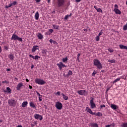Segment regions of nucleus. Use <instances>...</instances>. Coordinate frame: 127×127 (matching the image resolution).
Returning <instances> with one entry per match:
<instances>
[{
  "mask_svg": "<svg viewBox=\"0 0 127 127\" xmlns=\"http://www.w3.org/2000/svg\"><path fill=\"white\" fill-rule=\"evenodd\" d=\"M30 106L32 107V108H35V105H34V103L32 102H30Z\"/></svg>",
  "mask_w": 127,
  "mask_h": 127,
  "instance_id": "obj_22",
  "label": "nucleus"
},
{
  "mask_svg": "<svg viewBox=\"0 0 127 127\" xmlns=\"http://www.w3.org/2000/svg\"><path fill=\"white\" fill-rule=\"evenodd\" d=\"M102 34H103V33L102 32V31H100L98 35V36L100 37L101 36V35H102Z\"/></svg>",
  "mask_w": 127,
  "mask_h": 127,
  "instance_id": "obj_41",
  "label": "nucleus"
},
{
  "mask_svg": "<svg viewBox=\"0 0 127 127\" xmlns=\"http://www.w3.org/2000/svg\"><path fill=\"white\" fill-rule=\"evenodd\" d=\"M79 56H81V54H78V55H77V57H79Z\"/></svg>",
  "mask_w": 127,
  "mask_h": 127,
  "instance_id": "obj_63",
  "label": "nucleus"
},
{
  "mask_svg": "<svg viewBox=\"0 0 127 127\" xmlns=\"http://www.w3.org/2000/svg\"><path fill=\"white\" fill-rule=\"evenodd\" d=\"M62 96H63V99H64V100H68V96L65 95V94H64V93H62Z\"/></svg>",
  "mask_w": 127,
  "mask_h": 127,
  "instance_id": "obj_17",
  "label": "nucleus"
},
{
  "mask_svg": "<svg viewBox=\"0 0 127 127\" xmlns=\"http://www.w3.org/2000/svg\"><path fill=\"white\" fill-rule=\"evenodd\" d=\"M35 17L36 20H38V18H39V13H38V11L36 12L35 13Z\"/></svg>",
  "mask_w": 127,
  "mask_h": 127,
  "instance_id": "obj_15",
  "label": "nucleus"
},
{
  "mask_svg": "<svg viewBox=\"0 0 127 127\" xmlns=\"http://www.w3.org/2000/svg\"><path fill=\"white\" fill-rule=\"evenodd\" d=\"M53 40H52V39H50V42L51 43H52L53 42Z\"/></svg>",
  "mask_w": 127,
  "mask_h": 127,
  "instance_id": "obj_52",
  "label": "nucleus"
},
{
  "mask_svg": "<svg viewBox=\"0 0 127 127\" xmlns=\"http://www.w3.org/2000/svg\"><path fill=\"white\" fill-rule=\"evenodd\" d=\"M68 61V58H67V57H66V58H63V59H62V61H63V62H64V63H65V62H66V61Z\"/></svg>",
  "mask_w": 127,
  "mask_h": 127,
  "instance_id": "obj_27",
  "label": "nucleus"
},
{
  "mask_svg": "<svg viewBox=\"0 0 127 127\" xmlns=\"http://www.w3.org/2000/svg\"><path fill=\"white\" fill-rule=\"evenodd\" d=\"M94 64L95 65V66H96V67H97L98 69H101L103 68L101 63H100V61L98 60H94Z\"/></svg>",
  "mask_w": 127,
  "mask_h": 127,
  "instance_id": "obj_1",
  "label": "nucleus"
},
{
  "mask_svg": "<svg viewBox=\"0 0 127 127\" xmlns=\"http://www.w3.org/2000/svg\"><path fill=\"white\" fill-rule=\"evenodd\" d=\"M90 125L93 127H98V124H97L91 123Z\"/></svg>",
  "mask_w": 127,
  "mask_h": 127,
  "instance_id": "obj_26",
  "label": "nucleus"
},
{
  "mask_svg": "<svg viewBox=\"0 0 127 127\" xmlns=\"http://www.w3.org/2000/svg\"><path fill=\"white\" fill-rule=\"evenodd\" d=\"M57 94L59 96H60V92L58 91V92H57Z\"/></svg>",
  "mask_w": 127,
  "mask_h": 127,
  "instance_id": "obj_51",
  "label": "nucleus"
},
{
  "mask_svg": "<svg viewBox=\"0 0 127 127\" xmlns=\"http://www.w3.org/2000/svg\"><path fill=\"white\" fill-rule=\"evenodd\" d=\"M29 89H32V86L31 85H29Z\"/></svg>",
  "mask_w": 127,
  "mask_h": 127,
  "instance_id": "obj_57",
  "label": "nucleus"
},
{
  "mask_svg": "<svg viewBox=\"0 0 127 127\" xmlns=\"http://www.w3.org/2000/svg\"><path fill=\"white\" fill-rule=\"evenodd\" d=\"M87 112L88 113H89V114H91V115H96V113L92 112V110H91L90 109H88Z\"/></svg>",
  "mask_w": 127,
  "mask_h": 127,
  "instance_id": "obj_19",
  "label": "nucleus"
},
{
  "mask_svg": "<svg viewBox=\"0 0 127 127\" xmlns=\"http://www.w3.org/2000/svg\"><path fill=\"white\" fill-rule=\"evenodd\" d=\"M110 89H111V87H108L107 90H106V92L107 93L108 91H109V90H110Z\"/></svg>",
  "mask_w": 127,
  "mask_h": 127,
  "instance_id": "obj_50",
  "label": "nucleus"
},
{
  "mask_svg": "<svg viewBox=\"0 0 127 127\" xmlns=\"http://www.w3.org/2000/svg\"><path fill=\"white\" fill-rule=\"evenodd\" d=\"M72 15V13H70L69 15H65L64 17V19H68V17H70Z\"/></svg>",
  "mask_w": 127,
  "mask_h": 127,
  "instance_id": "obj_25",
  "label": "nucleus"
},
{
  "mask_svg": "<svg viewBox=\"0 0 127 127\" xmlns=\"http://www.w3.org/2000/svg\"><path fill=\"white\" fill-rule=\"evenodd\" d=\"M36 93H37V95H38V96L39 97H40L41 95H40V93H39L38 91H36Z\"/></svg>",
  "mask_w": 127,
  "mask_h": 127,
  "instance_id": "obj_43",
  "label": "nucleus"
},
{
  "mask_svg": "<svg viewBox=\"0 0 127 127\" xmlns=\"http://www.w3.org/2000/svg\"><path fill=\"white\" fill-rule=\"evenodd\" d=\"M4 49H5V50H8V47L6 46H4Z\"/></svg>",
  "mask_w": 127,
  "mask_h": 127,
  "instance_id": "obj_46",
  "label": "nucleus"
},
{
  "mask_svg": "<svg viewBox=\"0 0 127 127\" xmlns=\"http://www.w3.org/2000/svg\"><path fill=\"white\" fill-rule=\"evenodd\" d=\"M39 58H40V57L38 56H35V58H34V59H35V60H36L37 59H38Z\"/></svg>",
  "mask_w": 127,
  "mask_h": 127,
  "instance_id": "obj_39",
  "label": "nucleus"
},
{
  "mask_svg": "<svg viewBox=\"0 0 127 127\" xmlns=\"http://www.w3.org/2000/svg\"><path fill=\"white\" fill-rule=\"evenodd\" d=\"M72 74H73V73L72 72V71L69 70V71L68 72V74L67 75V77H68V76H69V75H72Z\"/></svg>",
  "mask_w": 127,
  "mask_h": 127,
  "instance_id": "obj_32",
  "label": "nucleus"
},
{
  "mask_svg": "<svg viewBox=\"0 0 127 127\" xmlns=\"http://www.w3.org/2000/svg\"><path fill=\"white\" fill-rule=\"evenodd\" d=\"M84 31L87 32V31H88V30L87 29H84Z\"/></svg>",
  "mask_w": 127,
  "mask_h": 127,
  "instance_id": "obj_62",
  "label": "nucleus"
},
{
  "mask_svg": "<svg viewBox=\"0 0 127 127\" xmlns=\"http://www.w3.org/2000/svg\"><path fill=\"white\" fill-rule=\"evenodd\" d=\"M119 47L120 49H125L127 50V46H124L123 45H120Z\"/></svg>",
  "mask_w": 127,
  "mask_h": 127,
  "instance_id": "obj_14",
  "label": "nucleus"
},
{
  "mask_svg": "<svg viewBox=\"0 0 127 127\" xmlns=\"http://www.w3.org/2000/svg\"><path fill=\"white\" fill-rule=\"evenodd\" d=\"M96 41H99L100 40V37H99V36H97L96 37Z\"/></svg>",
  "mask_w": 127,
  "mask_h": 127,
  "instance_id": "obj_37",
  "label": "nucleus"
},
{
  "mask_svg": "<svg viewBox=\"0 0 127 127\" xmlns=\"http://www.w3.org/2000/svg\"><path fill=\"white\" fill-rule=\"evenodd\" d=\"M11 6H12V4L11 3L9 4V5L8 6L6 5L5 6V8H8V7H10Z\"/></svg>",
  "mask_w": 127,
  "mask_h": 127,
  "instance_id": "obj_33",
  "label": "nucleus"
},
{
  "mask_svg": "<svg viewBox=\"0 0 127 127\" xmlns=\"http://www.w3.org/2000/svg\"><path fill=\"white\" fill-rule=\"evenodd\" d=\"M64 0H58V6H62V5H64Z\"/></svg>",
  "mask_w": 127,
  "mask_h": 127,
  "instance_id": "obj_7",
  "label": "nucleus"
},
{
  "mask_svg": "<svg viewBox=\"0 0 127 127\" xmlns=\"http://www.w3.org/2000/svg\"><path fill=\"white\" fill-rule=\"evenodd\" d=\"M33 124H34V125H37V123H36V122H34L33 123Z\"/></svg>",
  "mask_w": 127,
  "mask_h": 127,
  "instance_id": "obj_59",
  "label": "nucleus"
},
{
  "mask_svg": "<svg viewBox=\"0 0 127 127\" xmlns=\"http://www.w3.org/2000/svg\"><path fill=\"white\" fill-rule=\"evenodd\" d=\"M16 101L14 100H9L8 101V103L9 106H11V107H13L15 105Z\"/></svg>",
  "mask_w": 127,
  "mask_h": 127,
  "instance_id": "obj_4",
  "label": "nucleus"
},
{
  "mask_svg": "<svg viewBox=\"0 0 127 127\" xmlns=\"http://www.w3.org/2000/svg\"><path fill=\"white\" fill-rule=\"evenodd\" d=\"M76 2H79V1H81V0H76Z\"/></svg>",
  "mask_w": 127,
  "mask_h": 127,
  "instance_id": "obj_58",
  "label": "nucleus"
},
{
  "mask_svg": "<svg viewBox=\"0 0 127 127\" xmlns=\"http://www.w3.org/2000/svg\"><path fill=\"white\" fill-rule=\"evenodd\" d=\"M49 32H50L51 33H52V32H53V29H50L49 30Z\"/></svg>",
  "mask_w": 127,
  "mask_h": 127,
  "instance_id": "obj_44",
  "label": "nucleus"
},
{
  "mask_svg": "<svg viewBox=\"0 0 127 127\" xmlns=\"http://www.w3.org/2000/svg\"><path fill=\"white\" fill-rule=\"evenodd\" d=\"M122 127H127V123H124L122 125Z\"/></svg>",
  "mask_w": 127,
  "mask_h": 127,
  "instance_id": "obj_31",
  "label": "nucleus"
},
{
  "mask_svg": "<svg viewBox=\"0 0 127 127\" xmlns=\"http://www.w3.org/2000/svg\"><path fill=\"white\" fill-rule=\"evenodd\" d=\"M77 93L79 94V95H85V93H86V90H78L77 91Z\"/></svg>",
  "mask_w": 127,
  "mask_h": 127,
  "instance_id": "obj_11",
  "label": "nucleus"
},
{
  "mask_svg": "<svg viewBox=\"0 0 127 127\" xmlns=\"http://www.w3.org/2000/svg\"><path fill=\"white\" fill-rule=\"evenodd\" d=\"M38 37L39 39H42V38H43V36L41 33H39L38 35Z\"/></svg>",
  "mask_w": 127,
  "mask_h": 127,
  "instance_id": "obj_21",
  "label": "nucleus"
},
{
  "mask_svg": "<svg viewBox=\"0 0 127 127\" xmlns=\"http://www.w3.org/2000/svg\"><path fill=\"white\" fill-rule=\"evenodd\" d=\"M115 8H119V6H118V4L115 5Z\"/></svg>",
  "mask_w": 127,
  "mask_h": 127,
  "instance_id": "obj_47",
  "label": "nucleus"
},
{
  "mask_svg": "<svg viewBox=\"0 0 127 127\" xmlns=\"http://www.w3.org/2000/svg\"><path fill=\"white\" fill-rule=\"evenodd\" d=\"M120 78H117L116 79H115L114 81H113V83L114 84H115V83H117V82H119V81H120Z\"/></svg>",
  "mask_w": 127,
  "mask_h": 127,
  "instance_id": "obj_29",
  "label": "nucleus"
},
{
  "mask_svg": "<svg viewBox=\"0 0 127 127\" xmlns=\"http://www.w3.org/2000/svg\"><path fill=\"white\" fill-rule=\"evenodd\" d=\"M42 53L43 54H46V50H42Z\"/></svg>",
  "mask_w": 127,
  "mask_h": 127,
  "instance_id": "obj_40",
  "label": "nucleus"
},
{
  "mask_svg": "<svg viewBox=\"0 0 127 127\" xmlns=\"http://www.w3.org/2000/svg\"><path fill=\"white\" fill-rule=\"evenodd\" d=\"M91 100H90V105L91 109H94V108H96V104H95V103H94V98H91Z\"/></svg>",
  "mask_w": 127,
  "mask_h": 127,
  "instance_id": "obj_6",
  "label": "nucleus"
},
{
  "mask_svg": "<svg viewBox=\"0 0 127 127\" xmlns=\"http://www.w3.org/2000/svg\"><path fill=\"white\" fill-rule=\"evenodd\" d=\"M37 47H38V46H33V47L32 49V52H35V51H36V50H39V49L37 48Z\"/></svg>",
  "mask_w": 127,
  "mask_h": 127,
  "instance_id": "obj_12",
  "label": "nucleus"
},
{
  "mask_svg": "<svg viewBox=\"0 0 127 127\" xmlns=\"http://www.w3.org/2000/svg\"><path fill=\"white\" fill-rule=\"evenodd\" d=\"M29 57H31V58H33V59H34L35 58L34 56H32V55H29Z\"/></svg>",
  "mask_w": 127,
  "mask_h": 127,
  "instance_id": "obj_42",
  "label": "nucleus"
},
{
  "mask_svg": "<svg viewBox=\"0 0 127 127\" xmlns=\"http://www.w3.org/2000/svg\"><path fill=\"white\" fill-rule=\"evenodd\" d=\"M35 82L40 85H43V84H45V81L44 80H42L39 79H36Z\"/></svg>",
  "mask_w": 127,
  "mask_h": 127,
  "instance_id": "obj_5",
  "label": "nucleus"
},
{
  "mask_svg": "<svg viewBox=\"0 0 127 127\" xmlns=\"http://www.w3.org/2000/svg\"><path fill=\"white\" fill-rule=\"evenodd\" d=\"M111 107L112 109H113V110H115L116 111V110H117V107H118V106L114 104H111Z\"/></svg>",
  "mask_w": 127,
  "mask_h": 127,
  "instance_id": "obj_18",
  "label": "nucleus"
},
{
  "mask_svg": "<svg viewBox=\"0 0 127 127\" xmlns=\"http://www.w3.org/2000/svg\"><path fill=\"white\" fill-rule=\"evenodd\" d=\"M31 127H34V124H31Z\"/></svg>",
  "mask_w": 127,
  "mask_h": 127,
  "instance_id": "obj_55",
  "label": "nucleus"
},
{
  "mask_svg": "<svg viewBox=\"0 0 127 127\" xmlns=\"http://www.w3.org/2000/svg\"><path fill=\"white\" fill-rule=\"evenodd\" d=\"M26 82H29V80H28V79H26Z\"/></svg>",
  "mask_w": 127,
  "mask_h": 127,
  "instance_id": "obj_64",
  "label": "nucleus"
},
{
  "mask_svg": "<svg viewBox=\"0 0 127 127\" xmlns=\"http://www.w3.org/2000/svg\"><path fill=\"white\" fill-rule=\"evenodd\" d=\"M23 86V84L22 83H19V84H18V85L16 87V90H17V91H19V90L21 89V87H22Z\"/></svg>",
  "mask_w": 127,
  "mask_h": 127,
  "instance_id": "obj_10",
  "label": "nucleus"
},
{
  "mask_svg": "<svg viewBox=\"0 0 127 127\" xmlns=\"http://www.w3.org/2000/svg\"><path fill=\"white\" fill-rule=\"evenodd\" d=\"M111 127H115V125L114 124H112L110 125Z\"/></svg>",
  "mask_w": 127,
  "mask_h": 127,
  "instance_id": "obj_53",
  "label": "nucleus"
},
{
  "mask_svg": "<svg viewBox=\"0 0 127 127\" xmlns=\"http://www.w3.org/2000/svg\"><path fill=\"white\" fill-rule=\"evenodd\" d=\"M57 66H59L60 70H62V67H66V65L62 63V62H60L59 64H58Z\"/></svg>",
  "mask_w": 127,
  "mask_h": 127,
  "instance_id": "obj_9",
  "label": "nucleus"
},
{
  "mask_svg": "<svg viewBox=\"0 0 127 127\" xmlns=\"http://www.w3.org/2000/svg\"><path fill=\"white\" fill-rule=\"evenodd\" d=\"M96 74H97V71H96L95 70H94L93 71V72L92 74V76H95V75H96Z\"/></svg>",
  "mask_w": 127,
  "mask_h": 127,
  "instance_id": "obj_36",
  "label": "nucleus"
},
{
  "mask_svg": "<svg viewBox=\"0 0 127 127\" xmlns=\"http://www.w3.org/2000/svg\"><path fill=\"white\" fill-rule=\"evenodd\" d=\"M11 40H18L19 41H22V38H19L18 36L16 35L15 34H13L11 38Z\"/></svg>",
  "mask_w": 127,
  "mask_h": 127,
  "instance_id": "obj_2",
  "label": "nucleus"
},
{
  "mask_svg": "<svg viewBox=\"0 0 127 127\" xmlns=\"http://www.w3.org/2000/svg\"><path fill=\"white\" fill-rule=\"evenodd\" d=\"M93 115H95V116H97V117L103 116V115L101 113V112H98L97 113H95V114H93Z\"/></svg>",
  "mask_w": 127,
  "mask_h": 127,
  "instance_id": "obj_23",
  "label": "nucleus"
},
{
  "mask_svg": "<svg viewBox=\"0 0 127 127\" xmlns=\"http://www.w3.org/2000/svg\"><path fill=\"white\" fill-rule=\"evenodd\" d=\"M31 69H33V68H34V65L33 64H32L31 65Z\"/></svg>",
  "mask_w": 127,
  "mask_h": 127,
  "instance_id": "obj_54",
  "label": "nucleus"
},
{
  "mask_svg": "<svg viewBox=\"0 0 127 127\" xmlns=\"http://www.w3.org/2000/svg\"><path fill=\"white\" fill-rule=\"evenodd\" d=\"M39 101H40V102H41V101H42V95L39 96Z\"/></svg>",
  "mask_w": 127,
  "mask_h": 127,
  "instance_id": "obj_35",
  "label": "nucleus"
},
{
  "mask_svg": "<svg viewBox=\"0 0 127 127\" xmlns=\"http://www.w3.org/2000/svg\"><path fill=\"white\" fill-rule=\"evenodd\" d=\"M36 2H40L41 1V0H35Z\"/></svg>",
  "mask_w": 127,
  "mask_h": 127,
  "instance_id": "obj_49",
  "label": "nucleus"
},
{
  "mask_svg": "<svg viewBox=\"0 0 127 127\" xmlns=\"http://www.w3.org/2000/svg\"><path fill=\"white\" fill-rule=\"evenodd\" d=\"M34 118L36 120H40V121H42L43 119V118L41 116V115H40L39 114H35L34 115Z\"/></svg>",
  "mask_w": 127,
  "mask_h": 127,
  "instance_id": "obj_8",
  "label": "nucleus"
},
{
  "mask_svg": "<svg viewBox=\"0 0 127 127\" xmlns=\"http://www.w3.org/2000/svg\"><path fill=\"white\" fill-rule=\"evenodd\" d=\"M7 72H10V68H7Z\"/></svg>",
  "mask_w": 127,
  "mask_h": 127,
  "instance_id": "obj_56",
  "label": "nucleus"
},
{
  "mask_svg": "<svg viewBox=\"0 0 127 127\" xmlns=\"http://www.w3.org/2000/svg\"><path fill=\"white\" fill-rule=\"evenodd\" d=\"M17 2L16 1H13L12 3H11V4H12V5H16Z\"/></svg>",
  "mask_w": 127,
  "mask_h": 127,
  "instance_id": "obj_38",
  "label": "nucleus"
},
{
  "mask_svg": "<svg viewBox=\"0 0 127 127\" xmlns=\"http://www.w3.org/2000/svg\"><path fill=\"white\" fill-rule=\"evenodd\" d=\"M94 8H95V9H98V7H97L96 6H94Z\"/></svg>",
  "mask_w": 127,
  "mask_h": 127,
  "instance_id": "obj_60",
  "label": "nucleus"
},
{
  "mask_svg": "<svg viewBox=\"0 0 127 127\" xmlns=\"http://www.w3.org/2000/svg\"><path fill=\"white\" fill-rule=\"evenodd\" d=\"M3 92H4V93H6V92L7 93H11V89H10V88H9V87H7L6 90H4Z\"/></svg>",
  "mask_w": 127,
  "mask_h": 127,
  "instance_id": "obj_16",
  "label": "nucleus"
},
{
  "mask_svg": "<svg viewBox=\"0 0 127 127\" xmlns=\"http://www.w3.org/2000/svg\"><path fill=\"white\" fill-rule=\"evenodd\" d=\"M100 107L101 108H106V106L105 105H101Z\"/></svg>",
  "mask_w": 127,
  "mask_h": 127,
  "instance_id": "obj_45",
  "label": "nucleus"
},
{
  "mask_svg": "<svg viewBox=\"0 0 127 127\" xmlns=\"http://www.w3.org/2000/svg\"><path fill=\"white\" fill-rule=\"evenodd\" d=\"M96 10L98 12H102V9L101 8H98V9H96Z\"/></svg>",
  "mask_w": 127,
  "mask_h": 127,
  "instance_id": "obj_30",
  "label": "nucleus"
},
{
  "mask_svg": "<svg viewBox=\"0 0 127 127\" xmlns=\"http://www.w3.org/2000/svg\"><path fill=\"white\" fill-rule=\"evenodd\" d=\"M111 127V125H108L107 126H106V127Z\"/></svg>",
  "mask_w": 127,
  "mask_h": 127,
  "instance_id": "obj_61",
  "label": "nucleus"
},
{
  "mask_svg": "<svg viewBox=\"0 0 127 127\" xmlns=\"http://www.w3.org/2000/svg\"><path fill=\"white\" fill-rule=\"evenodd\" d=\"M53 26L54 28H55V29H58V26L53 25Z\"/></svg>",
  "mask_w": 127,
  "mask_h": 127,
  "instance_id": "obj_34",
  "label": "nucleus"
},
{
  "mask_svg": "<svg viewBox=\"0 0 127 127\" xmlns=\"http://www.w3.org/2000/svg\"><path fill=\"white\" fill-rule=\"evenodd\" d=\"M8 58H9L10 60H13V58H14L13 55H9Z\"/></svg>",
  "mask_w": 127,
  "mask_h": 127,
  "instance_id": "obj_24",
  "label": "nucleus"
},
{
  "mask_svg": "<svg viewBox=\"0 0 127 127\" xmlns=\"http://www.w3.org/2000/svg\"><path fill=\"white\" fill-rule=\"evenodd\" d=\"M27 104H28L27 101H25L23 102V103L22 104V108H25V106H27Z\"/></svg>",
  "mask_w": 127,
  "mask_h": 127,
  "instance_id": "obj_20",
  "label": "nucleus"
},
{
  "mask_svg": "<svg viewBox=\"0 0 127 127\" xmlns=\"http://www.w3.org/2000/svg\"><path fill=\"white\" fill-rule=\"evenodd\" d=\"M108 62H110V63H116V60H109Z\"/></svg>",
  "mask_w": 127,
  "mask_h": 127,
  "instance_id": "obj_28",
  "label": "nucleus"
},
{
  "mask_svg": "<svg viewBox=\"0 0 127 127\" xmlns=\"http://www.w3.org/2000/svg\"><path fill=\"white\" fill-rule=\"evenodd\" d=\"M56 107L58 110H62V103L60 102H57L56 104Z\"/></svg>",
  "mask_w": 127,
  "mask_h": 127,
  "instance_id": "obj_3",
  "label": "nucleus"
},
{
  "mask_svg": "<svg viewBox=\"0 0 127 127\" xmlns=\"http://www.w3.org/2000/svg\"><path fill=\"white\" fill-rule=\"evenodd\" d=\"M108 50H109V52H111V53L114 52V50H111V49H110Z\"/></svg>",
  "mask_w": 127,
  "mask_h": 127,
  "instance_id": "obj_48",
  "label": "nucleus"
},
{
  "mask_svg": "<svg viewBox=\"0 0 127 127\" xmlns=\"http://www.w3.org/2000/svg\"><path fill=\"white\" fill-rule=\"evenodd\" d=\"M114 11L117 14H121L122 12L118 8H114Z\"/></svg>",
  "mask_w": 127,
  "mask_h": 127,
  "instance_id": "obj_13",
  "label": "nucleus"
}]
</instances>
